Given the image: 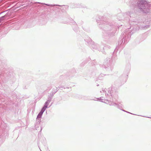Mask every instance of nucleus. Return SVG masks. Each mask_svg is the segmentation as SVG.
<instances>
[{
    "instance_id": "nucleus-1",
    "label": "nucleus",
    "mask_w": 151,
    "mask_h": 151,
    "mask_svg": "<svg viewBox=\"0 0 151 151\" xmlns=\"http://www.w3.org/2000/svg\"><path fill=\"white\" fill-rule=\"evenodd\" d=\"M47 108V106H44L42 109V110H41L40 112V113L37 116V118H40L41 116V115L42 114L43 112L45 110L46 108Z\"/></svg>"
},
{
    "instance_id": "nucleus-2",
    "label": "nucleus",
    "mask_w": 151,
    "mask_h": 151,
    "mask_svg": "<svg viewBox=\"0 0 151 151\" xmlns=\"http://www.w3.org/2000/svg\"><path fill=\"white\" fill-rule=\"evenodd\" d=\"M68 6H67L63 5L62 6V8L63 9H66L68 8Z\"/></svg>"
}]
</instances>
